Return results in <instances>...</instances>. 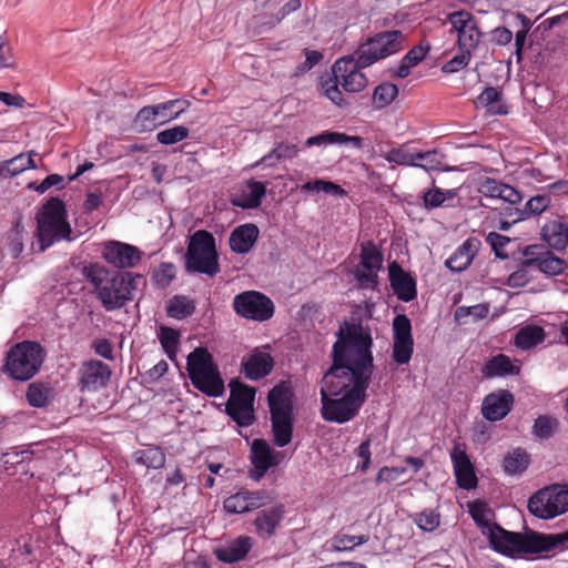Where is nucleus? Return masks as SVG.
Instances as JSON below:
<instances>
[{
  "label": "nucleus",
  "mask_w": 568,
  "mask_h": 568,
  "mask_svg": "<svg viewBox=\"0 0 568 568\" xmlns=\"http://www.w3.org/2000/svg\"><path fill=\"white\" fill-rule=\"evenodd\" d=\"M373 338L368 326L344 321L332 348V365L321 381L322 417L344 424L366 402L373 368Z\"/></svg>",
  "instance_id": "f257e3e1"
},
{
  "label": "nucleus",
  "mask_w": 568,
  "mask_h": 568,
  "mask_svg": "<svg viewBox=\"0 0 568 568\" xmlns=\"http://www.w3.org/2000/svg\"><path fill=\"white\" fill-rule=\"evenodd\" d=\"M403 48L404 36L398 30L381 32L367 39L354 54L335 61L332 67L333 77L321 82L323 94L338 108L347 106L349 103L344 99L338 85L349 93L363 91L368 80L362 69L397 53Z\"/></svg>",
  "instance_id": "f03ea898"
},
{
  "label": "nucleus",
  "mask_w": 568,
  "mask_h": 568,
  "mask_svg": "<svg viewBox=\"0 0 568 568\" xmlns=\"http://www.w3.org/2000/svg\"><path fill=\"white\" fill-rule=\"evenodd\" d=\"M93 294L108 312L116 311L134 300L141 274L110 270L100 263H90L83 270Z\"/></svg>",
  "instance_id": "7ed1b4c3"
},
{
  "label": "nucleus",
  "mask_w": 568,
  "mask_h": 568,
  "mask_svg": "<svg viewBox=\"0 0 568 568\" xmlns=\"http://www.w3.org/2000/svg\"><path fill=\"white\" fill-rule=\"evenodd\" d=\"M483 532L487 535L489 544L496 552L510 558L561 549L557 534L514 532L497 524H487V531Z\"/></svg>",
  "instance_id": "20e7f679"
},
{
  "label": "nucleus",
  "mask_w": 568,
  "mask_h": 568,
  "mask_svg": "<svg viewBox=\"0 0 568 568\" xmlns=\"http://www.w3.org/2000/svg\"><path fill=\"white\" fill-rule=\"evenodd\" d=\"M44 359L45 351L40 343L22 341L7 352L1 372L12 381L27 382L39 373Z\"/></svg>",
  "instance_id": "39448f33"
},
{
  "label": "nucleus",
  "mask_w": 568,
  "mask_h": 568,
  "mask_svg": "<svg viewBox=\"0 0 568 568\" xmlns=\"http://www.w3.org/2000/svg\"><path fill=\"white\" fill-rule=\"evenodd\" d=\"M273 442L285 447L293 437V393L285 383L275 385L267 394Z\"/></svg>",
  "instance_id": "423d86ee"
},
{
  "label": "nucleus",
  "mask_w": 568,
  "mask_h": 568,
  "mask_svg": "<svg viewBox=\"0 0 568 568\" xmlns=\"http://www.w3.org/2000/svg\"><path fill=\"white\" fill-rule=\"evenodd\" d=\"M71 232L63 201L59 197H51L37 214L36 236L40 251H45L55 242L70 240Z\"/></svg>",
  "instance_id": "0eeeda50"
},
{
  "label": "nucleus",
  "mask_w": 568,
  "mask_h": 568,
  "mask_svg": "<svg viewBox=\"0 0 568 568\" xmlns=\"http://www.w3.org/2000/svg\"><path fill=\"white\" fill-rule=\"evenodd\" d=\"M186 369L192 385L209 397L224 394V381L206 348L197 347L187 356Z\"/></svg>",
  "instance_id": "6e6552de"
},
{
  "label": "nucleus",
  "mask_w": 568,
  "mask_h": 568,
  "mask_svg": "<svg viewBox=\"0 0 568 568\" xmlns=\"http://www.w3.org/2000/svg\"><path fill=\"white\" fill-rule=\"evenodd\" d=\"M185 270L215 276L220 272L219 256L213 234L206 230H197L190 236L185 253Z\"/></svg>",
  "instance_id": "1a4fd4ad"
},
{
  "label": "nucleus",
  "mask_w": 568,
  "mask_h": 568,
  "mask_svg": "<svg viewBox=\"0 0 568 568\" xmlns=\"http://www.w3.org/2000/svg\"><path fill=\"white\" fill-rule=\"evenodd\" d=\"M230 397L225 405L226 414L240 426L248 427L255 420L254 399L255 388L239 379L229 384Z\"/></svg>",
  "instance_id": "9d476101"
},
{
  "label": "nucleus",
  "mask_w": 568,
  "mask_h": 568,
  "mask_svg": "<svg viewBox=\"0 0 568 568\" xmlns=\"http://www.w3.org/2000/svg\"><path fill=\"white\" fill-rule=\"evenodd\" d=\"M234 312L250 321H268L275 311L273 301L257 291H244L234 296L232 303Z\"/></svg>",
  "instance_id": "9b49d317"
},
{
  "label": "nucleus",
  "mask_w": 568,
  "mask_h": 568,
  "mask_svg": "<svg viewBox=\"0 0 568 568\" xmlns=\"http://www.w3.org/2000/svg\"><path fill=\"white\" fill-rule=\"evenodd\" d=\"M528 510L541 519H550L568 511V489L544 488L528 500Z\"/></svg>",
  "instance_id": "f8f14e48"
},
{
  "label": "nucleus",
  "mask_w": 568,
  "mask_h": 568,
  "mask_svg": "<svg viewBox=\"0 0 568 568\" xmlns=\"http://www.w3.org/2000/svg\"><path fill=\"white\" fill-rule=\"evenodd\" d=\"M101 255L115 271H120L135 267L141 262L143 252L135 245L110 240L103 243Z\"/></svg>",
  "instance_id": "ddd939ff"
},
{
  "label": "nucleus",
  "mask_w": 568,
  "mask_h": 568,
  "mask_svg": "<svg viewBox=\"0 0 568 568\" xmlns=\"http://www.w3.org/2000/svg\"><path fill=\"white\" fill-rule=\"evenodd\" d=\"M414 353L412 324L405 314L396 315L393 320V352L392 357L397 365L408 364Z\"/></svg>",
  "instance_id": "4468645a"
},
{
  "label": "nucleus",
  "mask_w": 568,
  "mask_h": 568,
  "mask_svg": "<svg viewBox=\"0 0 568 568\" xmlns=\"http://www.w3.org/2000/svg\"><path fill=\"white\" fill-rule=\"evenodd\" d=\"M110 377L111 369L103 362L94 359L84 362L80 368V390L97 392L106 385Z\"/></svg>",
  "instance_id": "2eb2a0df"
},
{
  "label": "nucleus",
  "mask_w": 568,
  "mask_h": 568,
  "mask_svg": "<svg viewBox=\"0 0 568 568\" xmlns=\"http://www.w3.org/2000/svg\"><path fill=\"white\" fill-rule=\"evenodd\" d=\"M270 499V496L263 490H241L229 496L224 500L223 507L227 514H244L266 505Z\"/></svg>",
  "instance_id": "dca6fc26"
},
{
  "label": "nucleus",
  "mask_w": 568,
  "mask_h": 568,
  "mask_svg": "<svg viewBox=\"0 0 568 568\" xmlns=\"http://www.w3.org/2000/svg\"><path fill=\"white\" fill-rule=\"evenodd\" d=\"M514 395L507 389H498L488 394L481 405V414L489 422L505 418L514 405Z\"/></svg>",
  "instance_id": "f3484780"
},
{
  "label": "nucleus",
  "mask_w": 568,
  "mask_h": 568,
  "mask_svg": "<svg viewBox=\"0 0 568 568\" xmlns=\"http://www.w3.org/2000/svg\"><path fill=\"white\" fill-rule=\"evenodd\" d=\"M389 283L393 292L402 302H410L417 296L415 278L397 263L388 266Z\"/></svg>",
  "instance_id": "a211bd4d"
},
{
  "label": "nucleus",
  "mask_w": 568,
  "mask_h": 568,
  "mask_svg": "<svg viewBox=\"0 0 568 568\" xmlns=\"http://www.w3.org/2000/svg\"><path fill=\"white\" fill-rule=\"evenodd\" d=\"M477 191L486 197L503 200L513 205L523 201L521 192L491 178H480L477 182Z\"/></svg>",
  "instance_id": "6ab92c4d"
},
{
  "label": "nucleus",
  "mask_w": 568,
  "mask_h": 568,
  "mask_svg": "<svg viewBox=\"0 0 568 568\" xmlns=\"http://www.w3.org/2000/svg\"><path fill=\"white\" fill-rule=\"evenodd\" d=\"M450 458L457 485L466 490L474 489L477 486V477L466 450L455 445L450 452Z\"/></svg>",
  "instance_id": "aec40b11"
},
{
  "label": "nucleus",
  "mask_w": 568,
  "mask_h": 568,
  "mask_svg": "<svg viewBox=\"0 0 568 568\" xmlns=\"http://www.w3.org/2000/svg\"><path fill=\"white\" fill-rule=\"evenodd\" d=\"M274 367V358L270 353L255 349L241 363V373L250 381H258L270 375Z\"/></svg>",
  "instance_id": "412c9836"
},
{
  "label": "nucleus",
  "mask_w": 568,
  "mask_h": 568,
  "mask_svg": "<svg viewBox=\"0 0 568 568\" xmlns=\"http://www.w3.org/2000/svg\"><path fill=\"white\" fill-rule=\"evenodd\" d=\"M251 462L254 469L250 477L260 480L270 467L276 466L277 460L270 445L264 439H254L251 448Z\"/></svg>",
  "instance_id": "4be33fe9"
},
{
  "label": "nucleus",
  "mask_w": 568,
  "mask_h": 568,
  "mask_svg": "<svg viewBox=\"0 0 568 568\" xmlns=\"http://www.w3.org/2000/svg\"><path fill=\"white\" fill-rule=\"evenodd\" d=\"M284 516V508L282 505H276L267 509H263L256 514L254 526L256 534L263 538H271L282 521Z\"/></svg>",
  "instance_id": "5701e85b"
},
{
  "label": "nucleus",
  "mask_w": 568,
  "mask_h": 568,
  "mask_svg": "<svg viewBox=\"0 0 568 568\" xmlns=\"http://www.w3.org/2000/svg\"><path fill=\"white\" fill-rule=\"evenodd\" d=\"M258 227L255 224H243L235 227L230 235L229 244L233 252L245 254L251 251L258 239Z\"/></svg>",
  "instance_id": "b1692460"
},
{
  "label": "nucleus",
  "mask_w": 568,
  "mask_h": 568,
  "mask_svg": "<svg viewBox=\"0 0 568 568\" xmlns=\"http://www.w3.org/2000/svg\"><path fill=\"white\" fill-rule=\"evenodd\" d=\"M476 252V241L467 239L446 260L445 265L453 272H463L471 264Z\"/></svg>",
  "instance_id": "393cba45"
},
{
  "label": "nucleus",
  "mask_w": 568,
  "mask_h": 568,
  "mask_svg": "<svg viewBox=\"0 0 568 568\" xmlns=\"http://www.w3.org/2000/svg\"><path fill=\"white\" fill-rule=\"evenodd\" d=\"M481 373L486 378L503 377L508 375H518L520 373V367L515 365L509 356L498 354L486 362Z\"/></svg>",
  "instance_id": "a878e982"
},
{
  "label": "nucleus",
  "mask_w": 568,
  "mask_h": 568,
  "mask_svg": "<svg viewBox=\"0 0 568 568\" xmlns=\"http://www.w3.org/2000/svg\"><path fill=\"white\" fill-rule=\"evenodd\" d=\"M246 189L247 191L244 190L240 196L232 200V204L241 209L258 207L266 194V185L263 182L251 179L246 182Z\"/></svg>",
  "instance_id": "bb28decb"
},
{
  "label": "nucleus",
  "mask_w": 568,
  "mask_h": 568,
  "mask_svg": "<svg viewBox=\"0 0 568 568\" xmlns=\"http://www.w3.org/2000/svg\"><path fill=\"white\" fill-rule=\"evenodd\" d=\"M542 239L557 251L565 250L568 245V225L559 220H552L541 229Z\"/></svg>",
  "instance_id": "cd10ccee"
},
{
  "label": "nucleus",
  "mask_w": 568,
  "mask_h": 568,
  "mask_svg": "<svg viewBox=\"0 0 568 568\" xmlns=\"http://www.w3.org/2000/svg\"><path fill=\"white\" fill-rule=\"evenodd\" d=\"M252 548V539L241 536L224 548L215 551V556L220 561L232 564L245 558Z\"/></svg>",
  "instance_id": "c85d7f7f"
},
{
  "label": "nucleus",
  "mask_w": 568,
  "mask_h": 568,
  "mask_svg": "<svg viewBox=\"0 0 568 568\" xmlns=\"http://www.w3.org/2000/svg\"><path fill=\"white\" fill-rule=\"evenodd\" d=\"M343 143H352L354 146L359 148L362 145V138L356 135H347L346 133L341 132H332V131H323L322 133L310 136L305 145L307 148L311 146H321L324 144H343Z\"/></svg>",
  "instance_id": "c756f323"
},
{
  "label": "nucleus",
  "mask_w": 568,
  "mask_h": 568,
  "mask_svg": "<svg viewBox=\"0 0 568 568\" xmlns=\"http://www.w3.org/2000/svg\"><path fill=\"white\" fill-rule=\"evenodd\" d=\"M545 338L546 333L541 326L526 325L515 334L514 344L516 347L527 351L542 343Z\"/></svg>",
  "instance_id": "7c9ffc66"
},
{
  "label": "nucleus",
  "mask_w": 568,
  "mask_h": 568,
  "mask_svg": "<svg viewBox=\"0 0 568 568\" xmlns=\"http://www.w3.org/2000/svg\"><path fill=\"white\" fill-rule=\"evenodd\" d=\"M530 262L537 263L539 271L550 276L560 275L568 268V263L556 256L549 250H547L538 260L534 258Z\"/></svg>",
  "instance_id": "2f4dec72"
},
{
  "label": "nucleus",
  "mask_w": 568,
  "mask_h": 568,
  "mask_svg": "<svg viewBox=\"0 0 568 568\" xmlns=\"http://www.w3.org/2000/svg\"><path fill=\"white\" fill-rule=\"evenodd\" d=\"M425 156L427 158L429 154L422 153V151H410L403 145L389 150L385 155V160L397 165L416 166L418 164L417 159H424Z\"/></svg>",
  "instance_id": "473e14b6"
},
{
  "label": "nucleus",
  "mask_w": 568,
  "mask_h": 568,
  "mask_svg": "<svg viewBox=\"0 0 568 568\" xmlns=\"http://www.w3.org/2000/svg\"><path fill=\"white\" fill-rule=\"evenodd\" d=\"M195 311L194 301L190 300L185 295H174L168 304L166 314L168 316L175 320H185L190 317Z\"/></svg>",
  "instance_id": "72a5a7b5"
},
{
  "label": "nucleus",
  "mask_w": 568,
  "mask_h": 568,
  "mask_svg": "<svg viewBox=\"0 0 568 568\" xmlns=\"http://www.w3.org/2000/svg\"><path fill=\"white\" fill-rule=\"evenodd\" d=\"M298 149L295 144L290 143H277L275 148L261 158L257 162L253 164V168L258 166L260 164L265 165H274L276 162L287 159H293L297 155Z\"/></svg>",
  "instance_id": "f704fd0d"
},
{
  "label": "nucleus",
  "mask_w": 568,
  "mask_h": 568,
  "mask_svg": "<svg viewBox=\"0 0 568 568\" xmlns=\"http://www.w3.org/2000/svg\"><path fill=\"white\" fill-rule=\"evenodd\" d=\"M31 155L32 154L26 155V154L21 153L17 156L6 161L0 166V176L12 178L28 169L36 168V164H34Z\"/></svg>",
  "instance_id": "c9c22d12"
},
{
  "label": "nucleus",
  "mask_w": 568,
  "mask_h": 568,
  "mask_svg": "<svg viewBox=\"0 0 568 568\" xmlns=\"http://www.w3.org/2000/svg\"><path fill=\"white\" fill-rule=\"evenodd\" d=\"M529 455L521 448H516L504 458V469L507 474H521L529 465Z\"/></svg>",
  "instance_id": "e433bc0d"
},
{
  "label": "nucleus",
  "mask_w": 568,
  "mask_h": 568,
  "mask_svg": "<svg viewBox=\"0 0 568 568\" xmlns=\"http://www.w3.org/2000/svg\"><path fill=\"white\" fill-rule=\"evenodd\" d=\"M361 265L363 268H377L383 265V254L373 241L361 244Z\"/></svg>",
  "instance_id": "4c0bfd02"
},
{
  "label": "nucleus",
  "mask_w": 568,
  "mask_h": 568,
  "mask_svg": "<svg viewBox=\"0 0 568 568\" xmlns=\"http://www.w3.org/2000/svg\"><path fill=\"white\" fill-rule=\"evenodd\" d=\"M50 393V388L45 384L33 382L28 385L26 398L30 406L41 408L49 404Z\"/></svg>",
  "instance_id": "58836bf2"
},
{
  "label": "nucleus",
  "mask_w": 568,
  "mask_h": 568,
  "mask_svg": "<svg viewBox=\"0 0 568 568\" xmlns=\"http://www.w3.org/2000/svg\"><path fill=\"white\" fill-rule=\"evenodd\" d=\"M559 428V420L550 415L538 416L532 426V434L539 439H549Z\"/></svg>",
  "instance_id": "ea45409f"
},
{
  "label": "nucleus",
  "mask_w": 568,
  "mask_h": 568,
  "mask_svg": "<svg viewBox=\"0 0 568 568\" xmlns=\"http://www.w3.org/2000/svg\"><path fill=\"white\" fill-rule=\"evenodd\" d=\"M481 31L479 30L478 21L474 18L466 29H464V33L459 36L457 40V44L459 50L473 51L475 50L481 39Z\"/></svg>",
  "instance_id": "a19ab883"
},
{
  "label": "nucleus",
  "mask_w": 568,
  "mask_h": 568,
  "mask_svg": "<svg viewBox=\"0 0 568 568\" xmlns=\"http://www.w3.org/2000/svg\"><path fill=\"white\" fill-rule=\"evenodd\" d=\"M456 195L457 192L455 190H442L440 187L433 186L423 194L424 206L427 210L439 207Z\"/></svg>",
  "instance_id": "79ce46f5"
},
{
  "label": "nucleus",
  "mask_w": 568,
  "mask_h": 568,
  "mask_svg": "<svg viewBox=\"0 0 568 568\" xmlns=\"http://www.w3.org/2000/svg\"><path fill=\"white\" fill-rule=\"evenodd\" d=\"M158 337L168 357L173 359L176 355L180 344L179 331L172 327L161 326L158 333Z\"/></svg>",
  "instance_id": "37998d69"
},
{
  "label": "nucleus",
  "mask_w": 568,
  "mask_h": 568,
  "mask_svg": "<svg viewBox=\"0 0 568 568\" xmlns=\"http://www.w3.org/2000/svg\"><path fill=\"white\" fill-rule=\"evenodd\" d=\"M398 95L397 85L390 82L378 84L373 92V103L377 109L389 105Z\"/></svg>",
  "instance_id": "c03bdc74"
},
{
  "label": "nucleus",
  "mask_w": 568,
  "mask_h": 568,
  "mask_svg": "<svg viewBox=\"0 0 568 568\" xmlns=\"http://www.w3.org/2000/svg\"><path fill=\"white\" fill-rule=\"evenodd\" d=\"M413 521L423 531H435L440 525V514L434 509H424L410 516Z\"/></svg>",
  "instance_id": "a18cd8bd"
},
{
  "label": "nucleus",
  "mask_w": 568,
  "mask_h": 568,
  "mask_svg": "<svg viewBox=\"0 0 568 568\" xmlns=\"http://www.w3.org/2000/svg\"><path fill=\"white\" fill-rule=\"evenodd\" d=\"M489 313L486 304H476L473 306H458L455 311V320L462 324L467 323V317L471 316L473 322L484 320Z\"/></svg>",
  "instance_id": "49530a36"
},
{
  "label": "nucleus",
  "mask_w": 568,
  "mask_h": 568,
  "mask_svg": "<svg viewBox=\"0 0 568 568\" xmlns=\"http://www.w3.org/2000/svg\"><path fill=\"white\" fill-rule=\"evenodd\" d=\"M165 454L160 447H151L139 453L138 460L148 468L159 469L165 464Z\"/></svg>",
  "instance_id": "de8ad7c7"
},
{
  "label": "nucleus",
  "mask_w": 568,
  "mask_h": 568,
  "mask_svg": "<svg viewBox=\"0 0 568 568\" xmlns=\"http://www.w3.org/2000/svg\"><path fill=\"white\" fill-rule=\"evenodd\" d=\"M176 276V267L173 263L163 262L152 273V280L155 286L165 288Z\"/></svg>",
  "instance_id": "09e8293b"
},
{
  "label": "nucleus",
  "mask_w": 568,
  "mask_h": 568,
  "mask_svg": "<svg viewBox=\"0 0 568 568\" xmlns=\"http://www.w3.org/2000/svg\"><path fill=\"white\" fill-rule=\"evenodd\" d=\"M302 191L307 192H324L327 194H334L337 196H344L346 195V191L341 187L338 184L331 182V181H324V180H315V181H308L302 185Z\"/></svg>",
  "instance_id": "8fccbe9b"
},
{
  "label": "nucleus",
  "mask_w": 568,
  "mask_h": 568,
  "mask_svg": "<svg viewBox=\"0 0 568 568\" xmlns=\"http://www.w3.org/2000/svg\"><path fill=\"white\" fill-rule=\"evenodd\" d=\"M474 18L475 17L466 10H459L449 13L447 16V23L450 24L449 32L456 33L458 40L459 36L464 33V29L467 28Z\"/></svg>",
  "instance_id": "3c124183"
},
{
  "label": "nucleus",
  "mask_w": 568,
  "mask_h": 568,
  "mask_svg": "<svg viewBox=\"0 0 568 568\" xmlns=\"http://www.w3.org/2000/svg\"><path fill=\"white\" fill-rule=\"evenodd\" d=\"M501 93L494 87L486 88L478 97V102L496 114H506L507 110L495 104L500 101Z\"/></svg>",
  "instance_id": "603ef678"
},
{
  "label": "nucleus",
  "mask_w": 568,
  "mask_h": 568,
  "mask_svg": "<svg viewBox=\"0 0 568 568\" xmlns=\"http://www.w3.org/2000/svg\"><path fill=\"white\" fill-rule=\"evenodd\" d=\"M189 136V129L183 125H176L158 132L156 140L164 145H171L183 141Z\"/></svg>",
  "instance_id": "864d4df0"
},
{
  "label": "nucleus",
  "mask_w": 568,
  "mask_h": 568,
  "mask_svg": "<svg viewBox=\"0 0 568 568\" xmlns=\"http://www.w3.org/2000/svg\"><path fill=\"white\" fill-rule=\"evenodd\" d=\"M179 104L187 103L181 100H170L154 105V109L158 111V115L160 118V123H164L165 121L179 118L180 114L185 111L184 106H181L179 110L174 111L173 109Z\"/></svg>",
  "instance_id": "5fc2aeb1"
},
{
  "label": "nucleus",
  "mask_w": 568,
  "mask_h": 568,
  "mask_svg": "<svg viewBox=\"0 0 568 568\" xmlns=\"http://www.w3.org/2000/svg\"><path fill=\"white\" fill-rule=\"evenodd\" d=\"M326 545L331 551L348 552L355 548L354 536L338 531L329 540L326 541Z\"/></svg>",
  "instance_id": "6e6d98bb"
},
{
  "label": "nucleus",
  "mask_w": 568,
  "mask_h": 568,
  "mask_svg": "<svg viewBox=\"0 0 568 568\" xmlns=\"http://www.w3.org/2000/svg\"><path fill=\"white\" fill-rule=\"evenodd\" d=\"M23 233L24 227L21 219H19L8 233V239L10 240L9 248L14 257H18L23 251Z\"/></svg>",
  "instance_id": "4d7b16f0"
},
{
  "label": "nucleus",
  "mask_w": 568,
  "mask_h": 568,
  "mask_svg": "<svg viewBox=\"0 0 568 568\" xmlns=\"http://www.w3.org/2000/svg\"><path fill=\"white\" fill-rule=\"evenodd\" d=\"M135 123H140L143 131H150L155 128L160 123V118L154 105L142 108L136 114Z\"/></svg>",
  "instance_id": "13d9d810"
},
{
  "label": "nucleus",
  "mask_w": 568,
  "mask_h": 568,
  "mask_svg": "<svg viewBox=\"0 0 568 568\" xmlns=\"http://www.w3.org/2000/svg\"><path fill=\"white\" fill-rule=\"evenodd\" d=\"M550 202V197L546 194L532 196L525 204V209L521 212V215L541 214L549 207Z\"/></svg>",
  "instance_id": "bf43d9fd"
},
{
  "label": "nucleus",
  "mask_w": 568,
  "mask_h": 568,
  "mask_svg": "<svg viewBox=\"0 0 568 568\" xmlns=\"http://www.w3.org/2000/svg\"><path fill=\"white\" fill-rule=\"evenodd\" d=\"M486 242L490 245L495 255L501 260L508 257V254L504 251L505 246L510 242V239L501 235L497 232H489L486 235Z\"/></svg>",
  "instance_id": "052dcab7"
},
{
  "label": "nucleus",
  "mask_w": 568,
  "mask_h": 568,
  "mask_svg": "<svg viewBox=\"0 0 568 568\" xmlns=\"http://www.w3.org/2000/svg\"><path fill=\"white\" fill-rule=\"evenodd\" d=\"M471 52L467 50H460V53L455 55L453 59L447 61L442 70L446 73L457 72L468 65L470 61Z\"/></svg>",
  "instance_id": "680f3d73"
},
{
  "label": "nucleus",
  "mask_w": 568,
  "mask_h": 568,
  "mask_svg": "<svg viewBox=\"0 0 568 568\" xmlns=\"http://www.w3.org/2000/svg\"><path fill=\"white\" fill-rule=\"evenodd\" d=\"M377 268H357L355 272V278L361 287L375 288L377 285Z\"/></svg>",
  "instance_id": "e2e57ef3"
},
{
  "label": "nucleus",
  "mask_w": 568,
  "mask_h": 568,
  "mask_svg": "<svg viewBox=\"0 0 568 568\" xmlns=\"http://www.w3.org/2000/svg\"><path fill=\"white\" fill-rule=\"evenodd\" d=\"M523 19L524 27L523 29L518 30L515 36V54L517 62H520L523 59V49L527 39V33L530 27V21L525 16H519Z\"/></svg>",
  "instance_id": "0e129e2a"
},
{
  "label": "nucleus",
  "mask_w": 568,
  "mask_h": 568,
  "mask_svg": "<svg viewBox=\"0 0 568 568\" xmlns=\"http://www.w3.org/2000/svg\"><path fill=\"white\" fill-rule=\"evenodd\" d=\"M304 53H305V61L296 67L297 73H305V72L310 71L316 64H318L323 59L322 52L316 51V50L305 49Z\"/></svg>",
  "instance_id": "69168bd1"
},
{
  "label": "nucleus",
  "mask_w": 568,
  "mask_h": 568,
  "mask_svg": "<svg viewBox=\"0 0 568 568\" xmlns=\"http://www.w3.org/2000/svg\"><path fill=\"white\" fill-rule=\"evenodd\" d=\"M356 455L362 458V464L357 465V469L366 471L371 465V438H366L356 448Z\"/></svg>",
  "instance_id": "338daca9"
},
{
  "label": "nucleus",
  "mask_w": 568,
  "mask_h": 568,
  "mask_svg": "<svg viewBox=\"0 0 568 568\" xmlns=\"http://www.w3.org/2000/svg\"><path fill=\"white\" fill-rule=\"evenodd\" d=\"M93 348H94V352L105 358V359H109V361H112L113 359V345L111 344V342L106 338H100V339H97L94 343H93Z\"/></svg>",
  "instance_id": "774afa93"
}]
</instances>
